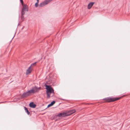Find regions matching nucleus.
<instances>
[{
  "mask_svg": "<svg viewBox=\"0 0 130 130\" xmlns=\"http://www.w3.org/2000/svg\"><path fill=\"white\" fill-rule=\"evenodd\" d=\"M29 106L30 107L34 108L36 107V105L34 104L33 102H31L29 104Z\"/></svg>",
  "mask_w": 130,
  "mask_h": 130,
  "instance_id": "7",
  "label": "nucleus"
},
{
  "mask_svg": "<svg viewBox=\"0 0 130 130\" xmlns=\"http://www.w3.org/2000/svg\"><path fill=\"white\" fill-rule=\"evenodd\" d=\"M69 116V115L67 114V112H64L63 113H60L57 115V116L59 117H64Z\"/></svg>",
  "mask_w": 130,
  "mask_h": 130,
  "instance_id": "6",
  "label": "nucleus"
},
{
  "mask_svg": "<svg viewBox=\"0 0 130 130\" xmlns=\"http://www.w3.org/2000/svg\"><path fill=\"white\" fill-rule=\"evenodd\" d=\"M76 111L75 110L73 109L72 110H70L68 112H67V114L69 115V116L72 114L73 113L75 112Z\"/></svg>",
  "mask_w": 130,
  "mask_h": 130,
  "instance_id": "8",
  "label": "nucleus"
},
{
  "mask_svg": "<svg viewBox=\"0 0 130 130\" xmlns=\"http://www.w3.org/2000/svg\"><path fill=\"white\" fill-rule=\"evenodd\" d=\"M31 68V66H30L27 69L26 72V75H27L31 72V70L30 69Z\"/></svg>",
  "mask_w": 130,
  "mask_h": 130,
  "instance_id": "9",
  "label": "nucleus"
},
{
  "mask_svg": "<svg viewBox=\"0 0 130 130\" xmlns=\"http://www.w3.org/2000/svg\"><path fill=\"white\" fill-rule=\"evenodd\" d=\"M89 104V103H87V104Z\"/></svg>",
  "mask_w": 130,
  "mask_h": 130,
  "instance_id": "19",
  "label": "nucleus"
},
{
  "mask_svg": "<svg viewBox=\"0 0 130 130\" xmlns=\"http://www.w3.org/2000/svg\"><path fill=\"white\" fill-rule=\"evenodd\" d=\"M28 11V9H22L21 11V19L23 21L24 20V15L25 13V11Z\"/></svg>",
  "mask_w": 130,
  "mask_h": 130,
  "instance_id": "5",
  "label": "nucleus"
},
{
  "mask_svg": "<svg viewBox=\"0 0 130 130\" xmlns=\"http://www.w3.org/2000/svg\"><path fill=\"white\" fill-rule=\"evenodd\" d=\"M61 100H64L63 99H60Z\"/></svg>",
  "mask_w": 130,
  "mask_h": 130,
  "instance_id": "18",
  "label": "nucleus"
},
{
  "mask_svg": "<svg viewBox=\"0 0 130 130\" xmlns=\"http://www.w3.org/2000/svg\"><path fill=\"white\" fill-rule=\"evenodd\" d=\"M46 94L47 95V98H50V94L52 93L54 94V90L52 87L50 85H46Z\"/></svg>",
  "mask_w": 130,
  "mask_h": 130,
  "instance_id": "2",
  "label": "nucleus"
},
{
  "mask_svg": "<svg viewBox=\"0 0 130 130\" xmlns=\"http://www.w3.org/2000/svg\"><path fill=\"white\" fill-rule=\"evenodd\" d=\"M40 89V87H37L35 86L32 88L31 90L26 92H24L21 95V97L22 98H24L30 95L32 93H35L38 92Z\"/></svg>",
  "mask_w": 130,
  "mask_h": 130,
  "instance_id": "1",
  "label": "nucleus"
},
{
  "mask_svg": "<svg viewBox=\"0 0 130 130\" xmlns=\"http://www.w3.org/2000/svg\"><path fill=\"white\" fill-rule=\"evenodd\" d=\"M24 108L25 112L27 113L28 115H29L30 113V112L29 111L27 108L25 106L24 107Z\"/></svg>",
  "mask_w": 130,
  "mask_h": 130,
  "instance_id": "12",
  "label": "nucleus"
},
{
  "mask_svg": "<svg viewBox=\"0 0 130 130\" xmlns=\"http://www.w3.org/2000/svg\"><path fill=\"white\" fill-rule=\"evenodd\" d=\"M37 63V62H36L33 63H32L31 64V66H31V67H33L34 66H35L36 65V63Z\"/></svg>",
  "mask_w": 130,
  "mask_h": 130,
  "instance_id": "14",
  "label": "nucleus"
},
{
  "mask_svg": "<svg viewBox=\"0 0 130 130\" xmlns=\"http://www.w3.org/2000/svg\"><path fill=\"white\" fill-rule=\"evenodd\" d=\"M21 4L22 6V8H27V6L26 4H24V3H23L22 4Z\"/></svg>",
  "mask_w": 130,
  "mask_h": 130,
  "instance_id": "13",
  "label": "nucleus"
},
{
  "mask_svg": "<svg viewBox=\"0 0 130 130\" xmlns=\"http://www.w3.org/2000/svg\"><path fill=\"white\" fill-rule=\"evenodd\" d=\"M21 3V4H22L24 3L23 1V0H20Z\"/></svg>",
  "mask_w": 130,
  "mask_h": 130,
  "instance_id": "16",
  "label": "nucleus"
},
{
  "mask_svg": "<svg viewBox=\"0 0 130 130\" xmlns=\"http://www.w3.org/2000/svg\"><path fill=\"white\" fill-rule=\"evenodd\" d=\"M52 0H45L43 2L40 3L39 5V6L41 7H42L48 4Z\"/></svg>",
  "mask_w": 130,
  "mask_h": 130,
  "instance_id": "4",
  "label": "nucleus"
},
{
  "mask_svg": "<svg viewBox=\"0 0 130 130\" xmlns=\"http://www.w3.org/2000/svg\"><path fill=\"white\" fill-rule=\"evenodd\" d=\"M37 0V2H39V0Z\"/></svg>",
  "mask_w": 130,
  "mask_h": 130,
  "instance_id": "17",
  "label": "nucleus"
},
{
  "mask_svg": "<svg viewBox=\"0 0 130 130\" xmlns=\"http://www.w3.org/2000/svg\"><path fill=\"white\" fill-rule=\"evenodd\" d=\"M55 101H53L50 104H48L47 106V108H48L50 107H51V106H53L54 104H55Z\"/></svg>",
  "mask_w": 130,
  "mask_h": 130,
  "instance_id": "11",
  "label": "nucleus"
},
{
  "mask_svg": "<svg viewBox=\"0 0 130 130\" xmlns=\"http://www.w3.org/2000/svg\"><path fill=\"white\" fill-rule=\"evenodd\" d=\"M120 98H111L108 97L104 98L103 100L105 101V102H112L119 100Z\"/></svg>",
  "mask_w": 130,
  "mask_h": 130,
  "instance_id": "3",
  "label": "nucleus"
},
{
  "mask_svg": "<svg viewBox=\"0 0 130 130\" xmlns=\"http://www.w3.org/2000/svg\"><path fill=\"white\" fill-rule=\"evenodd\" d=\"M39 2H37L35 4V6L36 7H37L38 6Z\"/></svg>",
  "mask_w": 130,
  "mask_h": 130,
  "instance_id": "15",
  "label": "nucleus"
},
{
  "mask_svg": "<svg viewBox=\"0 0 130 130\" xmlns=\"http://www.w3.org/2000/svg\"><path fill=\"white\" fill-rule=\"evenodd\" d=\"M94 3V2L90 3L88 5L87 8H91Z\"/></svg>",
  "mask_w": 130,
  "mask_h": 130,
  "instance_id": "10",
  "label": "nucleus"
}]
</instances>
